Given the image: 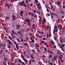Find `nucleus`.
Returning <instances> with one entry per match:
<instances>
[{
	"instance_id": "1",
	"label": "nucleus",
	"mask_w": 65,
	"mask_h": 65,
	"mask_svg": "<svg viewBox=\"0 0 65 65\" xmlns=\"http://www.w3.org/2000/svg\"><path fill=\"white\" fill-rule=\"evenodd\" d=\"M65 41V39H60V42L61 43H62L63 42Z\"/></svg>"
},
{
	"instance_id": "2",
	"label": "nucleus",
	"mask_w": 65,
	"mask_h": 65,
	"mask_svg": "<svg viewBox=\"0 0 65 65\" xmlns=\"http://www.w3.org/2000/svg\"><path fill=\"white\" fill-rule=\"evenodd\" d=\"M24 1H23L21 2V3H20L19 5H20V6H23L24 4H26L25 3H24Z\"/></svg>"
},
{
	"instance_id": "3",
	"label": "nucleus",
	"mask_w": 65,
	"mask_h": 65,
	"mask_svg": "<svg viewBox=\"0 0 65 65\" xmlns=\"http://www.w3.org/2000/svg\"><path fill=\"white\" fill-rule=\"evenodd\" d=\"M64 33V31H63L62 30H60L59 32V35H62V34H63Z\"/></svg>"
},
{
	"instance_id": "4",
	"label": "nucleus",
	"mask_w": 65,
	"mask_h": 65,
	"mask_svg": "<svg viewBox=\"0 0 65 65\" xmlns=\"http://www.w3.org/2000/svg\"><path fill=\"white\" fill-rule=\"evenodd\" d=\"M42 24L43 26H44L45 24H44V23H46V20H45V19L44 18L43 20V22H42Z\"/></svg>"
},
{
	"instance_id": "5",
	"label": "nucleus",
	"mask_w": 65,
	"mask_h": 65,
	"mask_svg": "<svg viewBox=\"0 0 65 65\" xmlns=\"http://www.w3.org/2000/svg\"><path fill=\"white\" fill-rule=\"evenodd\" d=\"M25 22H27V23H29L30 22V20L29 19H25L24 20Z\"/></svg>"
},
{
	"instance_id": "6",
	"label": "nucleus",
	"mask_w": 65,
	"mask_h": 65,
	"mask_svg": "<svg viewBox=\"0 0 65 65\" xmlns=\"http://www.w3.org/2000/svg\"><path fill=\"white\" fill-rule=\"evenodd\" d=\"M38 7V9L39 11L40 10H42V8L41 7H39V6H37Z\"/></svg>"
},
{
	"instance_id": "7",
	"label": "nucleus",
	"mask_w": 65,
	"mask_h": 65,
	"mask_svg": "<svg viewBox=\"0 0 65 65\" xmlns=\"http://www.w3.org/2000/svg\"><path fill=\"white\" fill-rule=\"evenodd\" d=\"M22 58L23 60H24V61H25L26 63H27V59H25V57H24V56H23L22 57Z\"/></svg>"
},
{
	"instance_id": "8",
	"label": "nucleus",
	"mask_w": 65,
	"mask_h": 65,
	"mask_svg": "<svg viewBox=\"0 0 65 65\" xmlns=\"http://www.w3.org/2000/svg\"><path fill=\"white\" fill-rule=\"evenodd\" d=\"M57 29V27H56L55 26H54V29L53 30V34L55 35V29Z\"/></svg>"
},
{
	"instance_id": "9",
	"label": "nucleus",
	"mask_w": 65,
	"mask_h": 65,
	"mask_svg": "<svg viewBox=\"0 0 65 65\" xmlns=\"http://www.w3.org/2000/svg\"><path fill=\"white\" fill-rule=\"evenodd\" d=\"M20 15L21 16V17H22L23 16V15L22 14H23V13H24V12H23L22 11H21L20 12Z\"/></svg>"
},
{
	"instance_id": "10",
	"label": "nucleus",
	"mask_w": 65,
	"mask_h": 65,
	"mask_svg": "<svg viewBox=\"0 0 65 65\" xmlns=\"http://www.w3.org/2000/svg\"><path fill=\"white\" fill-rule=\"evenodd\" d=\"M59 26V29H62V25L60 24L59 25H58Z\"/></svg>"
},
{
	"instance_id": "11",
	"label": "nucleus",
	"mask_w": 65,
	"mask_h": 65,
	"mask_svg": "<svg viewBox=\"0 0 65 65\" xmlns=\"http://www.w3.org/2000/svg\"><path fill=\"white\" fill-rule=\"evenodd\" d=\"M28 39H29L28 38L26 37L25 39V40H24V41H25V42H27V41H28Z\"/></svg>"
},
{
	"instance_id": "12",
	"label": "nucleus",
	"mask_w": 65,
	"mask_h": 65,
	"mask_svg": "<svg viewBox=\"0 0 65 65\" xmlns=\"http://www.w3.org/2000/svg\"><path fill=\"white\" fill-rule=\"evenodd\" d=\"M9 18L8 17H6L5 19L6 20H7V21L8 20H9Z\"/></svg>"
},
{
	"instance_id": "13",
	"label": "nucleus",
	"mask_w": 65,
	"mask_h": 65,
	"mask_svg": "<svg viewBox=\"0 0 65 65\" xmlns=\"http://www.w3.org/2000/svg\"><path fill=\"white\" fill-rule=\"evenodd\" d=\"M17 30H19V28H20V25H17Z\"/></svg>"
},
{
	"instance_id": "14",
	"label": "nucleus",
	"mask_w": 65,
	"mask_h": 65,
	"mask_svg": "<svg viewBox=\"0 0 65 65\" xmlns=\"http://www.w3.org/2000/svg\"><path fill=\"white\" fill-rule=\"evenodd\" d=\"M49 52H50L51 54H53V52H51V51H49V50H48L47 53H49Z\"/></svg>"
},
{
	"instance_id": "15",
	"label": "nucleus",
	"mask_w": 65,
	"mask_h": 65,
	"mask_svg": "<svg viewBox=\"0 0 65 65\" xmlns=\"http://www.w3.org/2000/svg\"><path fill=\"white\" fill-rule=\"evenodd\" d=\"M12 18H13V19H12V21H13V20H15L14 19H15V18H14V15H13L12 17Z\"/></svg>"
},
{
	"instance_id": "16",
	"label": "nucleus",
	"mask_w": 65,
	"mask_h": 65,
	"mask_svg": "<svg viewBox=\"0 0 65 65\" xmlns=\"http://www.w3.org/2000/svg\"><path fill=\"white\" fill-rule=\"evenodd\" d=\"M51 43V44H52V45H53V44H54V43H55L53 41H52Z\"/></svg>"
},
{
	"instance_id": "17",
	"label": "nucleus",
	"mask_w": 65,
	"mask_h": 65,
	"mask_svg": "<svg viewBox=\"0 0 65 65\" xmlns=\"http://www.w3.org/2000/svg\"><path fill=\"white\" fill-rule=\"evenodd\" d=\"M48 62H49L50 65H53V64L50 61H48Z\"/></svg>"
},
{
	"instance_id": "18",
	"label": "nucleus",
	"mask_w": 65,
	"mask_h": 65,
	"mask_svg": "<svg viewBox=\"0 0 65 65\" xmlns=\"http://www.w3.org/2000/svg\"><path fill=\"white\" fill-rule=\"evenodd\" d=\"M35 2L36 3H38V2L37 0H36L35 1Z\"/></svg>"
},
{
	"instance_id": "19",
	"label": "nucleus",
	"mask_w": 65,
	"mask_h": 65,
	"mask_svg": "<svg viewBox=\"0 0 65 65\" xmlns=\"http://www.w3.org/2000/svg\"><path fill=\"white\" fill-rule=\"evenodd\" d=\"M57 5H58L59 6V5H60V3L59 2H58L57 3Z\"/></svg>"
},
{
	"instance_id": "20",
	"label": "nucleus",
	"mask_w": 65,
	"mask_h": 65,
	"mask_svg": "<svg viewBox=\"0 0 65 65\" xmlns=\"http://www.w3.org/2000/svg\"><path fill=\"white\" fill-rule=\"evenodd\" d=\"M4 61H6H6H7V58H5L4 59Z\"/></svg>"
},
{
	"instance_id": "21",
	"label": "nucleus",
	"mask_w": 65,
	"mask_h": 65,
	"mask_svg": "<svg viewBox=\"0 0 65 65\" xmlns=\"http://www.w3.org/2000/svg\"><path fill=\"white\" fill-rule=\"evenodd\" d=\"M59 58L60 59V60H62V58L60 56H59Z\"/></svg>"
},
{
	"instance_id": "22",
	"label": "nucleus",
	"mask_w": 65,
	"mask_h": 65,
	"mask_svg": "<svg viewBox=\"0 0 65 65\" xmlns=\"http://www.w3.org/2000/svg\"><path fill=\"white\" fill-rule=\"evenodd\" d=\"M16 46L17 48H18V44H17L16 45Z\"/></svg>"
},
{
	"instance_id": "23",
	"label": "nucleus",
	"mask_w": 65,
	"mask_h": 65,
	"mask_svg": "<svg viewBox=\"0 0 65 65\" xmlns=\"http://www.w3.org/2000/svg\"><path fill=\"white\" fill-rule=\"evenodd\" d=\"M31 58H32V59H35L34 58V57L32 56V55H31Z\"/></svg>"
},
{
	"instance_id": "24",
	"label": "nucleus",
	"mask_w": 65,
	"mask_h": 65,
	"mask_svg": "<svg viewBox=\"0 0 65 65\" xmlns=\"http://www.w3.org/2000/svg\"><path fill=\"white\" fill-rule=\"evenodd\" d=\"M49 57L50 58H52V57H53V56H52L51 55H49Z\"/></svg>"
},
{
	"instance_id": "25",
	"label": "nucleus",
	"mask_w": 65,
	"mask_h": 65,
	"mask_svg": "<svg viewBox=\"0 0 65 65\" xmlns=\"http://www.w3.org/2000/svg\"><path fill=\"white\" fill-rule=\"evenodd\" d=\"M5 6H7L8 7V6H9V5H8V4H6L5 5Z\"/></svg>"
},
{
	"instance_id": "26",
	"label": "nucleus",
	"mask_w": 65,
	"mask_h": 65,
	"mask_svg": "<svg viewBox=\"0 0 65 65\" xmlns=\"http://www.w3.org/2000/svg\"><path fill=\"white\" fill-rule=\"evenodd\" d=\"M32 51L33 52V53H35V51L34 50H32Z\"/></svg>"
},
{
	"instance_id": "27",
	"label": "nucleus",
	"mask_w": 65,
	"mask_h": 65,
	"mask_svg": "<svg viewBox=\"0 0 65 65\" xmlns=\"http://www.w3.org/2000/svg\"><path fill=\"white\" fill-rule=\"evenodd\" d=\"M19 62L20 63H22V61L20 60H19Z\"/></svg>"
},
{
	"instance_id": "28",
	"label": "nucleus",
	"mask_w": 65,
	"mask_h": 65,
	"mask_svg": "<svg viewBox=\"0 0 65 65\" xmlns=\"http://www.w3.org/2000/svg\"><path fill=\"white\" fill-rule=\"evenodd\" d=\"M8 38H9L10 39V40H11L12 41V39L11 38V37H8Z\"/></svg>"
},
{
	"instance_id": "29",
	"label": "nucleus",
	"mask_w": 65,
	"mask_h": 65,
	"mask_svg": "<svg viewBox=\"0 0 65 65\" xmlns=\"http://www.w3.org/2000/svg\"><path fill=\"white\" fill-rule=\"evenodd\" d=\"M31 15L32 16H33V17H34V14L32 13H31Z\"/></svg>"
},
{
	"instance_id": "30",
	"label": "nucleus",
	"mask_w": 65,
	"mask_h": 65,
	"mask_svg": "<svg viewBox=\"0 0 65 65\" xmlns=\"http://www.w3.org/2000/svg\"><path fill=\"white\" fill-rule=\"evenodd\" d=\"M21 32H24V29H22L21 31Z\"/></svg>"
},
{
	"instance_id": "31",
	"label": "nucleus",
	"mask_w": 65,
	"mask_h": 65,
	"mask_svg": "<svg viewBox=\"0 0 65 65\" xmlns=\"http://www.w3.org/2000/svg\"><path fill=\"white\" fill-rule=\"evenodd\" d=\"M32 26L34 28H35V25L33 24L32 25Z\"/></svg>"
},
{
	"instance_id": "32",
	"label": "nucleus",
	"mask_w": 65,
	"mask_h": 65,
	"mask_svg": "<svg viewBox=\"0 0 65 65\" xmlns=\"http://www.w3.org/2000/svg\"><path fill=\"white\" fill-rule=\"evenodd\" d=\"M17 39V40L19 42H20V40H19V39Z\"/></svg>"
},
{
	"instance_id": "33",
	"label": "nucleus",
	"mask_w": 65,
	"mask_h": 65,
	"mask_svg": "<svg viewBox=\"0 0 65 65\" xmlns=\"http://www.w3.org/2000/svg\"><path fill=\"white\" fill-rule=\"evenodd\" d=\"M31 61H32L33 62H35V60H34L31 59Z\"/></svg>"
},
{
	"instance_id": "34",
	"label": "nucleus",
	"mask_w": 65,
	"mask_h": 65,
	"mask_svg": "<svg viewBox=\"0 0 65 65\" xmlns=\"http://www.w3.org/2000/svg\"><path fill=\"white\" fill-rule=\"evenodd\" d=\"M61 45H62V46H63L64 47L65 46V44H61Z\"/></svg>"
},
{
	"instance_id": "35",
	"label": "nucleus",
	"mask_w": 65,
	"mask_h": 65,
	"mask_svg": "<svg viewBox=\"0 0 65 65\" xmlns=\"http://www.w3.org/2000/svg\"><path fill=\"white\" fill-rule=\"evenodd\" d=\"M9 44H10L11 43V41H9Z\"/></svg>"
},
{
	"instance_id": "36",
	"label": "nucleus",
	"mask_w": 65,
	"mask_h": 65,
	"mask_svg": "<svg viewBox=\"0 0 65 65\" xmlns=\"http://www.w3.org/2000/svg\"><path fill=\"white\" fill-rule=\"evenodd\" d=\"M52 14H53V15H56L53 12H52Z\"/></svg>"
},
{
	"instance_id": "37",
	"label": "nucleus",
	"mask_w": 65,
	"mask_h": 65,
	"mask_svg": "<svg viewBox=\"0 0 65 65\" xmlns=\"http://www.w3.org/2000/svg\"><path fill=\"white\" fill-rule=\"evenodd\" d=\"M39 64H40V65H42V63H41V62H39Z\"/></svg>"
},
{
	"instance_id": "38",
	"label": "nucleus",
	"mask_w": 65,
	"mask_h": 65,
	"mask_svg": "<svg viewBox=\"0 0 65 65\" xmlns=\"http://www.w3.org/2000/svg\"><path fill=\"white\" fill-rule=\"evenodd\" d=\"M32 42H34V40H32L31 41Z\"/></svg>"
},
{
	"instance_id": "39",
	"label": "nucleus",
	"mask_w": 65,
	"mask_h": 65,
	"mask_svg": "<svg viewBox=\"0 0 65 65\" xmlns=\"http://www.w3.org/2000/svg\"><path fill=\"white\" fill-rule=\"evenodd\" d=\"M23 6H24L25 7H27V6L25 5H23Z\"/></svg>"
},
{
	"instance_id": "40",
	"label": "nucleus",
	"mask_w": 65,
	"mask_h": 65,
	"mask_svg": "<svg viewBox=\"0 0 65 65\" xmlns=\"http://www.w3.org/2000/svg\"><path fill=\"white\" fill-rule=\"evenodd\" d=\"M26 51H24V55H26Z\"/></svg>"
},
{
	"instance_id": "41",
	"label": "nucleus",
	"mask_w": 65,
	"mask_h": 65,
	"mask_svg": "<svg viewBox=\"0 0 65 65\" xmlns=\"http://www.w3.org/2000/svg\"><path fill=\"white\" fill-rule=\"evenodd\" d=\"M54 59L55 60H57V59H56V57H54Z\"/></svg>"
},
{
	"instance_id": "42",
	"label": "nucleus",
	"mask_w": 65,
	"mask_h": 65,
	"mask_svg": "<svg viewBox=\"0 0 65 65\" xmlns=\"http://www.w3.org/2000/svg\"><path fill=\"white\" fill-rule=\"evenodd\" d=\"M36 36L37 37H38V34L37 35H36Z\"/></svg>"
},
{
	"instance_id": "43",
	"label": "nucleus",
	"mask_w": 65,
	"mask_h": 65,
	"mask_svg": "<svg viewBox=\"0 0 65 65\" xmlns=\"http://www.w3.org/2000/svg\"><path fill=\"white\" fill-rule=\"evenodd\" d=\"M37 6H39H39H40V4L39 3L38 5Z\"/></svg>"
},
{
	"instance_id": "44",
	"label": "nucleus",
	"mask_w": 65,
	"mask_h": 65,
	"mask_svg": "<svg viewBox=\"0 0 65 65\" xmlns=\"http://www.w3.org/2000/svg\"><path fill=\"white\" fill-rule=\"evenodd\" d=\"M7 63L8 65H9V61H7Z\"/></svg>"
},
{
	"instance_id": "45",
	"label": "nucleus",
	"mask_w": 65,
	"mask_h": 65,
	"mask_svg": "<svg viewBox=\"0 0 65 65\" xmlns=\"http://www.w3.org/2000/svg\"><path fill=\"white\" fill-rule=\"evenodd\" d=\"M58 31V29H56L55 30V32H57Z\"/></svg>"
},
{
	"instance_id": "46",
	"label": "nucleus",
	"mask_w": 65,
	"mask_h": 65,
	"mask_svg": "<svg viewBox=\"0 0 65 65\" xmlns=\"http://www.w3.org/2000/svg\"><path fill=\"white\" fill-rule=\"evenodd\" d=\"M15 63H17V62H18V61L16 60H15Z\"/></svg>"
},
{
	"instance_id": "47",
	"label": "nucleus",
	"mask_w": 65,
	"mask_h": 65,
	"mask_svg": "<svg viewBox=\"0 0 65 65\" xmlns=\"http://www.w3.org/2000/svg\"><path fill=\"white\" fill-rule=\"evenodd\" d=\"M30 6H31V7L32 6H33V5H32V4H30Z\"/></svg>"
},
{
	"instance_id": "48",
	"label": "nucleus",
	"mask_w": 65,
	"mask_h": 65,
	"mask_svg": "<svg viewBox=\"0 0 65 65\" xmlns=\"http://www.w3.org/2000/svg\"><path fill=\"white\" fill-rule=\"evenodd\" d=\"M51 17L52 18H54V17H53V15H52V14H51Z\"/></svg>"
},
{
	"instance_id": "49",
	"label": "nucleus",
	"mask_w": 65,
	"mask_h": 65,
	"mask_svg": "<svg viewBox=\"0 0 65 65\" xmlns=\"http://www.w3.org/2000/svg\"><path fill=\"white\" fill-rule=\"evenodd\" d=\"M46 10L47 11V12H49V11H48V9H46Z\"/></svg>"
},
{
	"instance_id": "50",
	"label": "nucleus",
	"mask_w": 65,
	"mask_h": 65,
	"mask_svg": "<svg viewBox=\"0 0 65 65\" xmlns=\"http://www.w3.org/2000/svg\"><path fill=\"white\" fill-rule=\"evenodd\" d=\"M9 6H12V5L11 4H10Z\"/></svg>"
},
{
	"instance_id": "51",
	"label": "nucleus",
	"mask_w": 65,
	"mask_h": 65,
	"mask_svg": "<svg viewBox=\"0 0 65 65\" xmlns=\"http://www.w3.org/2000/svg\"><path fill=\"white\" fill-rule=\"evenodd\" d=\"M37 32H38L39 33H40V34H41V32H40V31H38Z\"/></svg>"
},
{
	"instance_id": "52",
	"label": "nucleus",
	"mask_w": 65,
	"mask_h": 65,
	"mask_svg": "<svg viewBox=\"0 0 65 65\" xmlns=\"http://www.w3.org/2000/svg\"><path fill=\"white\" fill-rule=\"evenodd\" d=\"M43 40H46V38H43Z\"/></svg>"
},
{
	"instance_id": "53",
	"label": "nucleus",
	"mask_w": 65,
	"mask_h": 65,
	"mask_svg": "<svg viewBox=\"0 0 65 65\" xmlns=\"http://www.w3.org/2000/svg\"><path fill=\"white\" fill-rule=\"evenodd\" d=\"M60 48H61L62 49H63V47L61 46H60Z\"/></svg>"
},
{
	"instance_id": "54",
	"label": "nucleus",
	"mask_w": 65,
	"mask_h": 65,
	"mask_svg": "<svg viewBox=\"0 0 65 65\" xmlns=\"http://www.w3.org/2000/svg\"><path fill=\"white\" fill-rule=\"evenodd\" d=\"M4 29H5V30H7V29H6V28H5V27H4Z\"/></svg>"
},
{
	"instance_id": "55",
	"label": "nucleus",
	"mask_w": 65,
	"mask_h": 65,
	"mask_svg": "<svg viewBox=\"0 0 65 65\" xmlns=\"http://www.w3.org/2000/svg\"><path fill=\"white\" fill-rule=\"evenodd\" d=\"M25 2L26 3H28V1L27 0Z\"/></svg>"
},
{
	"instance_id": "56",
	"label": "nucleus",
	"mask_w": 65,
	"mask_h": 65,
	"mask_svg": "<svg viewBox=\"0 0 65 65\" xmlns=\"http://www.w3.org/2000/svg\"><path fill=\"white\" fill-rule=\"evenodd\" d=\"M41 34H43V32H42L41 33Z\"/></svg>"
},
{
	"instance_id": "57",
	"label": "nucleus",
	"mask_w": 65,
	"mask_h": 65,
	"mask_svg": "<svg viewBox=\"0 0 65 65\" xmlns=\"http://www.w3.org/2000/svg\"><path fill=\"white\" fill-rule=\"evenodd\" d=\"M12 33H14V30H13L12 31Z\"/></svg>"
},
{
	"instance_id": "58",
	"label": "nucleus",
	"mask_w": 65,
	"mask_h": 65,
	"mask_svg": "<svg viewBox=\"0 0 65 65\" xmlns=\"http://www.w3.org/2000/svg\"><path fill=\"white\" fill-rule=\"evenodd\" d=\"M47 29H48V28H49V27L48 26H47L46 28Z\"/></svg>"
},
{
	"instance_id": "59",
	"label": "nucleus",
	"mask_w": 65,
	"mask_h": 65,
	"mask_svg": "<svg viewBox=\"0 0 65 65\" xmlns=\"http://www.w3.org/2000/svg\"><path fill=\"white\" fill-rule=\"evenodd\" d=\"M61 62H64V60H61Z\"/></svg>"
},
{
	"instance_id": "60",
	"label": "nucleus",
	"mask_w": 65,
	"mask_h": 65,
	"mask_svg": "<svg viewBox=\"0 0 65 65\" xmlns=\"http://www.w3.org/2000/svg\"><path fill=\"white\" fill-rule=\"evenodd\" d=\"M32 38H33L32 37H31L30 38V40H31L32 39Z\"/></svg>"
},
{
	"instance_id": "61",
	"label": "nucleus",
	"mask_w": 65,
	"mask_h": 65,
	"mask_svg": "<svg viewBox=\"0 0 65 65\" xmlns=\"http://www.w3.org/2000/svg\"><path fill=\"white\" fill-rule=\"evenodd\" d=\"M37 17V15H35L34 17V18H36Z\"/></svg>"
},
{
	"instance_id": "62",
	"label": "nucleus",
	"mask_w": 65,
	"mask_h": 65,
	"mask_svg": "<svg viewBox=\"0 0 65 65\" xmlns=\"http://www.w3.org/2000/svg\"><path fill=\"white\" fill-rule=\"evenodd\" d=\"M62 7H63V8H65V6H62Z\"/></svg>"
},
{
	"instance_id": "63",
	"label": "nucleus",
	"mask_w": 65,
	"mask_h": 65,
	"mask_svg": "<svg viewBox=\"0 0 65 65\" xmlns=\"http://www.w3.org/2000/svg\"><path fill=\"white\" fill-rule=\"evenodd\" d=\"M42 37V36H39V37L38 38H41Z\"/></svg>"
},
{
	"instance_id": "64",
	"label": "nucleus",
	"mask_w": 65,
	"mask_h": 65,
	"mask_svg": "<svg viewBox=\"0 0 65 65\" xmlns=\"http://www.w3.org/2000/svg\"><path fill=\"white\" fill-rule=\"evenodd\" d=\"M29 28H28L27 29V31H29Z\"/></svg>"
}]
</instances>
